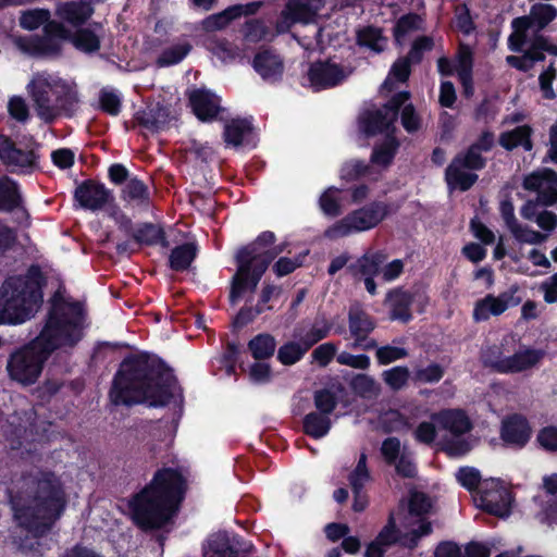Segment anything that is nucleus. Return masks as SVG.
<instances>
[{
	"label": "nucleus",
	"instance_id": "f257e3e1",
	"mask_svg": "<svg viewBox=\"0 0 557 557\" xmlns=\"http://www.w3.org/2000/svg\"><path fill=\"white\" fill-rule=\"evenodd\" d=\"M177 384L173 370L161 358L148 352L132 354L114 373L109 397L115 406L164 407L173 399Z\"/></svg>",
	"mask_w": 557,
	"mask_h": 557
},
{
	"label": "nucleus",
	"instance_id": "f03ea898",
	"mask_svg": "<svg viewBox=\"0 0 557 557\" xmlns=\"http://www.w3.org/2000/svg\"><path fill=\"white\" fill-rule=\"evenodd\" d=\"M188 488L187 478L178 467L163 466L129 502L135 525L143 531L161 530L180 512Z\"/></svg>",
	"mask_w": 557,
	"mask_h": 557
},
{
	"label": "nucleus",
	"instance_id": "7ed1b4c3",
	"mask_svg": "<svg viewBox=\"0 0 557 557\" xmlns=\"http://www.w3.org/2000/svg\"><path fill=\"white\" fill-rule=\"evenodd\" d=\"M67 497L52 471H40L29 483L26 497L12 499L14 518L34 537L47 535L63 516Z\"/></svg>",
	"mask_w": 557,
	"mask_h": 557
},
{
	"label": "nucleus",
	"instance_id": "20e7f679",
	"mask_svg": "<svg viewBox=\"0 0 557 557\" xmlns=\"http://www.w3.org/2000/svg\"><path fill=\"white\" fill-rule=\"evenodd\" d=\"M47 276L39 264L25 274L8 277L0 287V325H17L32 319L44 302Z\"/></svg>",
	"mask_w": 557,
	"mask_h": 557
},
{
	"label": "nucleus",
	"instance_id": "39448f33",
	"mask_svg": "<svg viewBox=\"0 0 557 557\" xmlns=\"http://www.w3.org/2000/svg\"><path fill=\"white\" fill-rule=\"evenodd\" d=\"M84 309L78 301L66 300L55 292L49 300L45 323L35 337L48 354L73 349L84 337Z\"/></svg>",
	"mask_w": 557,
	"mask_h": 557
},
{
	"label": "nucleus",
	"instance_id": "423d86ee",
	"mask_svg": "<svg viewBox=\"0 0 557 557\" xmlns=\"http://www.w3.org/2000/svg\"><path fill=\"white\" fill-rule=\"evenodd\" d=\"M37 115L47 124L59 117L72 119L79 110L81 98L75 83L38 74L27 85Z\"/></svg>",
	"mask_w": 557,
	"mask_h": 557
},
{
	"label": "nucleus",
	"instance_id": "0eeeda50",
	"mask_svg": "<svg viewBox=\"0 0 557 557\" xmlns=\"http://www.w3.org/2000/svg\"><path fill=\"white\" fill-rule=\"evenodd\" d=\"M284 249L285 244L265 248L251 242L237 250V270L231 280L228 295L231 305H236L245 293H253L257 289L269 265Z\"/></svg>",
	"mask_w": 557,
	"mask_h": 557
},
{
	"label": "nucleus",
	"instance_id": "6e6552de",
	"mask_svg": "<svg viewBox=\"0 0 557 557\" xmlns=\"http://www.w3.org/2000/svg\"><path fill=\"white\" fill-rule=\"evenodd\" d=\"M398 207H393L384 201L374 200L370 203L349 212L345 218L335 222L325 231V236L336 239L352 233L366 232L376 227Z\"/></svg>",
	"mask_w": 557,
	"mask_h": 557
},
{
	"label": "nucleus",
	"instance_id": "1a4fd4ad",
	"mask_svg": "<svg viewBox=\"0 0 557 557\" xmlns=\"http://www.w3.org/2000/svg\"><path fill=\"white\" fill-rule=\"evenodd\" d=\"M50 357L34 338L10 354L7 361L8 375L23 386H30L38 381Z\"/></svg>",
	"mask_w": 557,
	"mask_h": 557
},
{
	"label": "nucleus",
	"instance_id": "9d476101",
	"mask_svg": "<svg viewBox=\"0 0 557 557\" xmlns=\"http://www.w3.org/2000/svg\"><path fill=\"white\" fill-rule=\"evenodd\" d=\"M476 506L495 517L505 518L511 512L512 495L499 479H486L474 495Z\"/></svg>",
	"mask_w": 557,
	"mask_h": 557
},
{
	"label": "nucleus",
	"instance_id": "9b49d317",
	"mask_svg": "<svg viewBox=\"0 0 557 557\" xmlns=\"http://www.w3.org/2000/svg\"><path fill=\"white\" fill-rule=\"evenodd\" d=\"M384 250H367L347 265V273L355 283H363L366 290L371 295L377 294L375 277L381 274L382 267L387 261Z\"/></svg>",
	"mask_w": 557,
	"mask_h": 557
},
{
	"label": "nucleus",
	"instance_id": "f8f14e48",
	"mask_svg": "<svg viewBox=\"0 0 557 557\" xmlns=\"http://www.w3.org/2000/svg\"><path fill=\"white\" fill-rule=\"evenodd\" d=\"M557 17V9L549 3H534L530 8L528 15L515 17L511 22L513 33L511 34V42L519 37L520 44L527 41V33L529 29L542 32Z\"/></svg>",
	"mask_w": 557,
	"mask_h": 557
},
{
	"label": "nucleus",
	"instance_id": "ddd939ff",
	"mask_svg": "<svg viewBox=\"0 0 557 557\" xmlns=\"http://www.w3.org/2000/svg\"><path fill=\"white\" fill-rule=\"evenodd\" d=\"M29 149L16 147L13 139L7 135L0 134V160L7 166L18 168L23 173H32L39 169L40 156L37 151L38 144Z\"/></svg>",
	"mask_w": 557,
	"mask_h": 557
},
{
	"label": "nucleus",
	"instance_id": "4468645a",
	"mask_svg": "<svg viewBox=\"0 0 557 557\" xmlns=\"http://www.w3.org/2000/svg\"><path fill=\"white\" fill-rule=\"evenodd\" d=\"M518 290L517 285H511L498 296L487 294L484 298L476 300L473 308V320L475 322L487 321L492 315L498 317L508 308L518 306L521 302V297L516 296Z\"/></svg>",
	"mask_w": 557,
	"mask_h": 557
},
{
	"label": "nucleus",
	"instance_id": "2eb2a0df",
	"mask_svg": "<svg viewBox=\"0 0 557 557\" xmlns=\"http://www.w3.org/2000/svg\"><path fill=\"white\" fill-rule=\"evenodd\" d=\"M74 200L83 209L92 212L103 209L114 200L113 194L103 183L92 178H87L77 184L74 191Z\"/></svg>",
	"mask_w": 557,
	"mask_h": 557
},
{
	"label": "nucleus",
	"instance_id": "dca6fc26",
	"mask_svg": "<svg viewBox=\"0 0 557 557\" xmlns=\"http://www.w3.org/2000/svg\"><path fill=\"white\" fill-rule=\"evenodd\" d=\"M307 77L314 91H320L341 85L346 74L342 65L331 60H318L310 64Z\"/></svg>",
	"mask_w": 557,
	"mask_h": 557
},
{
	"label": "nucleus",
	"instance_id": "f3484780",
	"mask_svg": "<svg viewBox=\"0 0 557 557\" xmlns=\"http://www.w3.org/2000/svg\"><path fill=\"white\" fill-rule=\"evenodd\" d=\"M253 70L264 82L274 84L283 78L285 65L283 58L272 47H262L252 59Z\"/></svg>",
	"mask_w": 557,
	"mask_h": 557
},
{
	"label": "nucleus",
	"instance_id": "a211bd4d",
	"mask_svg": "<svg viewBox=\"0 0 557 557\" xmlns=\"http://www.w3.org/2000/svg\"><path fill=\"white\" fill-rule=\"evenodd\" d=\"M220 101L219 97L205 88H196L188 94L189 107L196 117L201 122H212L216 120L219 113L224 111Z\"/></svg>",
	"mask_w": 557,
	"mask_h": 557
},
{
	"label": "nucleus",
	"instance_id": "6ab92c4d",
	"mask_svg": "<svg viewBox=\"0 0 557 557\" xmlns=\"http://www.w3.org/2000/svg\"><path fill=\"white\" fill-rule=\"evenodd\" d=\"M332 326L333 323L324 317L320 320L317 318L313 323L302 321L295 325L292 337L308 352L315 344L330 335Z\"/></svg>",
	"mask_w": 557,
	"mask_h": 557
},
{
	"label": "nucleus",
	"instance_id": "aec40b11",
	"mask_svg": "<svg viewBox=\"0 0 557 557\" xmlns=\"http://www.w3.org/2000/svg\"><path fill=\"white\" fill-rule=\"evenodd\" d=\"M223 139L226 145L233 147H256V133L251 119L236 117L226 122L223 131Z\"/></svg>",
	"mask_w": 557,
	"mask_h": 557
},
{
	"label": "nucleus",
	"instance_id": "412c9836",
	"mask_svg": "<svg viewBox=\"0 0 557 557\" xmlns=\"http://www.w3.org/2000/svg\"><path fill=\"white\" fill-rule=\"evenodd\" d=\"M531 437V426L522 414L513 413L502 422L500 438L508 445L524 447Z\"/></svg>",
	"mask_w": 557,
	"mask_h": 557
},
{
	"label": "nucleus",
	"instance_id": "4be33fe9",
	"mask_svg": "<svg viewBox=\"0 0 557 557\" xmlns=\"http://www.w3.org/2000/svg\"><path fill=\"white\" fill-rule=\"evenodd\" d=\"M103 0H76L60 4L57 15L73 27L84 26L95 13L94 5Z\"/></svg>",
	"mask_w": 557,
	"mask_h": 557
},
{
	"label": "nucleus",
	"instance_id": "5701e85b",
	"mask_svg": "<svg viewBox=\"0 0 557 557\" xmlns=\"http://www.w3.org/2000/svg\"><path fill=\"white\" fill-rule=\"evenodd\" d=\"M169 120L170 110L161 102L150 103L134 114L136 125L152 134L164 129Z\"/></svg>",
	"mask_w": 557,
	"mask_h": 557
},
{
	"label": "nucleus",
	"instance_id": "b1692460",
	"mask_svg": "<svg viewBox=\"0 0 557 557\" xmlns=\"http://www.w3.org/2000/svg\"><path fill=\"white\" fill-rule=\"evenodd\" d=\"M348 326L350 335L355 339L352 346L358 347L374 331L376 322L360 305H354L348 310Z\"/></svg>",
	"mask_w": 557,
	"mask_h": 557
},
{
	"label": "nucleus",
	"instance_id": "393cba45",
	"mask_svg": "<svg viewBox=\"0 0 557 557\" xmlns=\"http://www.w3.org/2000/svg\"><path fill=\"white\" fill-rule=\"evenodd\" d=\"M546 356V350L527 347L519 349L513 355L506 357L503 374H515L537 367Z\"/></svg>",
	"mask_w": 557,
	"mask_h": 557
},
{
	"label": "nucleus",
	"instance_id": "a878e982",
	"mask_svg": "<svg viewBox=\"0 0 557 557\" xmlns=\"http://www.w3.org/2000/svg\"><path fill=\"white\" fill-rule=\"evenodd\" d=\"M385 304L388 306V319L408 323L412 320L409 289L395 287L387 292Z\"/></svg>",
	"mask_w": 557,
	"mask_h": 557
},
{
	"label": "nucleus",
	"instance_id": "bb28decb",
	"mask_svg": "<svg viewBox=\"0 0 557 557\" xmlns=\"http://www.w3.org/2000/svg\"><path fill=\"white\" fill-rule=\"evenodd\" d=\"M394 121L382 109L367 110L359 117V127L367 137L377 134H394Z\"/></svg>",
	"mask_w": 557,
	"mask_h": 557
},
{
	"label": "nucleus",
	"instance_id": "cd10ccee",
	"mask_svg": "<svg viewBox=\"0 0 557 557\" xmlns=\"http://www.w3.org/2000/svg\"><path fill=\"white\" fill-rule=\"evenodd\" d=\"M435 420L442 429L454 435H462L472 429L471 421L462 409H446L435 414Z\"/></svg>",
	"mask_w": 557,
	"mask_h": 557
},
{
	"label": "nucleus",
	"instance_id": "c85d7f7f",
	"mask_svg": "<svg viewBox=\"0 0 557 557\" xmlns=\"http://www.w3.org/2000/svg\"><path fill=\"white\" fill-rule=\"evenodd\" d=\"M532 134L533 129L530 125H520L511 131L503 132L498 143L507 151H512L519 146L525 151H531L533 149Z\"/></svg>",
	"mask_w": 557,
	"mask_h": 557
},
{
	"label": "nucleus",
	"instance_id": "c756f323",
	"mask_svg": "<svg viewBox=\"0 0 557 557\" xmlns=\"http://www.w3.org/2000/svg\"><path fill=\"white\" fill-rule=\"evenodd\" d=\"M198 256V245L187 242L175 246L169 256V267L175 272L187 271Z\"/></svg>",
	"mask_w": 557,
	"mask_h": 557
},
{
	"label": "nucleus",
	"instance_id": "7c9ffc66",
	"mask_svg": "<svg viewBox=\"0 0 557 557\" xmlns=\"http://www.w3.org/2000/svg\"><path fill=\"white\" fill-rule=\"evenodd\" d=\"M132 236L134 240L139 245H161L162 247L169 246V242L166 239L163 227L151 222H144L138 224Z\"/></svg>",
	"mask_w": 557,
	"mask_h": 557
},
{
	"label": "nucleus",
	"instance_id": "2f4dec72",
	"mask_svg": "<svg viewBox=\"0 0 557 557\" xmlns=\"http://www.w3.org/2000/svg\"><path fill=\"white\" fill-rule=\"evenodd\" d=\"M239 552L225 532L211 535L203 546V557H238Z\"/></svg>",
	"mask_w": 557,
	"mask_h": 557
},
{
	"label": "nucleus",
	"instance_id": "473e14b6",
	"mask_svg": "<svg viewBox=\"0 0 557 557\" xmlns=\"http://www.w3.org/2000/svg\"><path fill=\"white\" fill-rule=\"evenodd\" d=\"M122 198L143 209H148L151 205L149 187L137 176L127 181L122 189Z\"/></svg>",
	"mask_w": 557,
	"mask_h": 557
},
{
	"label": "nucleus",
	"instance_id": "72a5a7b5",
	"mask_svg": "<svg viewBox=\"0 0 557 557\" xmlns=\"http://www.w3.org/2000/svg\"><path fill=\"white\" fill-rule=\"evenodd\" d=\"M302 432L313 440L326 436L332 428L329 416L318 411H311L302 418Z\"/></svg>",
	"mask_w": 557,
	"mask_h": 557
},
{
	"label": "nucleus",
	"instance_id": "f704fd0d",
	"mask_svg": "<svg viewBox=\"0 0 557 557\" xmlns=\"http://www.w3.org/2000/svg\"><path fill=\"white\" fill-rule=\"evenodd\" d=\"M463 168L450 162L445 170V182L450 189L469 190L476 182L478 174L462 171Z\"/></svg>",
	"mask_w": 557,
	"mask_h": 557
},
{
	"label": "nucleus",
	"instance_id": "c9c22d12",
	"mask_svg": "<svg viewBox=\"0 0 557 557\" xmlns=\"http://www.w3.org/2000/svg\"><path fill=\"white\" fill-rule=\"evenodd\" d=\"M22 203L18 184L10 177L0 180V211L12 212L22 207Z\"/></svg>",
	"mask_w": 557,
	"mask_h": 557
},
{
	"label": "nucleus",
	"instance_id": "e433bc0d",
	"mask_svg": "<svg viewBox=\"0 0 557 557\" xmlns=\"http://www.w3.org/2000/svg\"><path fill=\"white\" fill-rule=\"evenodd\" d=\"M69 41L84 53H95L101 47L100 37L89 27H76L75 32H71Z\"/></svg>",
	"mask_w": 557,
	"mask_h": 557
},
{
	"label": "nucleus",
	"instance_id": "4c0bfd02",
	"mask_svg": "<svg viewBox=\"0 0 557 557\" xmlns=\"http://www.w3.org/2000/svg\"><path fill=\"white\" fill-rule=\"evenodd\" d=\"M399 148V141L394 134H386L382 144L376 145L371 153L370 161L373 164L382 165L384 168L392 164L397 150Z\"/></svg>",
	"mask_w": 557,
	"mask_h": 557
},
{
	"label": "nucleus",
	"instance_id": "58836bf2",
	"mask_svg": "<svg viewBox=\"0 0 557 557\" xmlns=\"http://www.w3.org/2000/svg\"><path fill=\"white\" fill-rule=\"evenodd\" d=\"M25 51L33 55H59L62 50L61 42L55 38L45 36H33L27 44L22 47Z\"/></svg>",
	"mask_w": 557,
	"mask_h": 557
},
{
	"label": "nucleus",
	"instance_id": "ea45409f",
	"mask_svg": "<svg viewBox=\"0 0 557 557\" xmlns=\"http://www.w3.org/2000/svg\"><path fill=\"white\" fill-rule=\"evenodd\" d=\"M247 346L253 359L265 360L274 355L276 341L270 333H260L253 336Z\"/></svg>",
	"mask_w": 557,
	"mask_h": 557
},
{
	"label": "nucleus",
	"instance_id": "a19ab883",
	"mask_svg": "<svg viewBox=\"0 0 557 557\" xmlns=\"http://www.w3.org/2000/svg\"><path fill=\"white\" fill-rule=\"evenodd\" d=\"M206 48L223 61L234 60L237 57L236 48L226 38L208 35L205 39Z\"/></svg>",
	"mask_w": 557,
	"mask_h": 557
},
{
	"label": "nucleus",
	"instance_id": "79ce46f5",
	"mask_svg": "<svg viewBox=\"0 0 557 557\" xmlns=\"http://www.w3.org/2000/svg\"><path fill=\"white\" fill-rule=\"evenodd\" d=\"M357 42L361 47H367L374 52H382L386 38L383 36L382 29L374 26H367L357 33Z\"/></svg>",
	"mask_w": 557,
	"mask_h": 557
},
{
	"label": "nucleus",
	"instance_id": "37998d69",
	"mask_svg": "<svg viewBox=\"0 0 557 557\" xmlns=\"http://www.w3.org/2000/svg\"><path fill=\"white\" fill-rule=\"evenodd\" d=\"M458 78H469V74L473 73L474 53L472 48L465 42H459L454 58Z\"/></svg>",
	"mask_w": 557,
	"mask_h": 557
},
{
	"label": "nucleus",
	"instance_id": "c03bdc74",
	"mask_svg": "<svg viewBox=\"0 0 557 557\" xmlns=\"http://www.w3.org/2000/svg\"><path fill=\"white\" fill-rule=\"evenodd\" d=\"M451 162L469 171H481L486 166L487 160L481 152L469 146L466 150L458 152Z\"/></svg>",
	"mask_w": 557,
	"mask_h": 557
},
{
	"label": "nucleus",
	"instance_id": "a18cd8bd",
	"mask_svg": "<svg viewBox=\"0 0 557 557\" xmlns=\"http://www.w3.org/2000/svg\"><path fill=\"white\" fill-rule=\"evenodd\" d=\"M191 48V45L187 41L165 48L157 58L156 64L159 67L175 65L185 59Z\"/></svg>",
	"mask_w": 557,
	"mask_h": 557
},
{
	"label": "nucleus",
	"instance_id": "49530a36",
	"mask_svg": "<svg viewBox=\"0 0 557 557\" xmlns=\"http://www.w3.org/2000/svg\"><path fill=\"white\" fill-rule=\"evenodd\" d=\"M457 482L474 495L480 491L483 481L480 471L473 467H460L456 473Z\"/></svg>",
	"mask_w": 557,
	"mask_h": 557
},
{
	"label": "nucleus",
	"instance_id": "de8ad7c7",
	"mask_svg": "<svg viewBox=\"0 0 557 557\" xmlns=\"http://www.w3.org/2000/svg\"><path fill=\"white\" fill-rule=\"evenodd\" d=\"M306 354L305 348L293 338L278 348L276 358L283 366H293L300 361Z\"/></svg>",
	"mask_w": 557,
	"mask_h": 557
},
{
	"label": "nucleus",
	"instance_id": "09e8293b",
	"mask_svg": "<svg viewBox=\"0 0 557 557\" xmlns=\"http://www.w3.org/2000/svg\"><path fill=\"white\" fill-rule=\"evenodd\" d=\"M51 17L50 11L44 8L25 10L20 16V26L26 30L39 28Z\"/></svg>",
	"mask_w": 557,
	"mask_h": 557
},
{
	"label": "nucleus",
	"instance_id": "8fccbe9b",
	"mask_svg": "<svg viewBox=\"0 0 557 557\" xmlns=\"http://www.w3.org/2000/svg\"><path fill=\"white\" fill-rule=\"evenodd\" d=\"M445 374V368L436 362H431L424 368H418L413 371L412 380L421 384L438 383Z\"/></svg>",
	"mask_w": 557,
	"mask_h": 557
},
{
	"label": "nucleus",
	"instance_id": "3c124183",
	"mask_svg": "<svg viewBox=\"0 0 557 557\" xmlns=\"http://www.w3.org/2000/svg\"><path fill=\"white\" fill-rule=\"evenodd\" d=\"M313 403L315 411L330 417L338 405V398L331 389L321 388L313 393Z\"/></svg>",
	"mask_w": 557,
	"mask_h": 557
},
{
	"label": "nucleus",
	"instance_id": "603ef678",
	"mask_svg": "<svg viewBox=\"0 0 557 557\" xmlns=\"http://www.w3.org/2000/svg\"><path fill=\"white\" fill-rule=\"evenodd\" d=\"M481 361L484 367L490 368L496 373L503 374V369L505 368L506 363V357H504L503 349L500 346L491 345L482 350Z\"/></svg>",
	"mask_w": 557,
	"mask_h": 557
},
{
	"label": "nucleus",
	"instance_id": "864d4df0",
	"mask_svg": "<svg viewBox=\"0 0 557 557\" xmlns=\"http://www.w3.org/2000/svg\"><path fill=\"white\" fill-rule=\"evenodd\" d=\"M309 250L298 253L295 258L281 257L273 264L272 270L276 276L283 277L293 273L298 268L302 267L308 256Z\"/></svg>",
	"mask_w": 557,
	"mask_h": 557
},
{
	"label": "nucleus",
	"instance_id": "5fc2aeb1",
	"mask_svg": "<svg viewBox=\"0 0 557 557\" xmlns=\"http://www.w3.org/2000/svg\"><path fill=\"white\" fill-rule=\"evenodd\" d=\"M370 172V166L362 160H350L341 168V178L346 182H354Z\"/></svg>",
	"mask_w": 557,
	"mask_h": 557
},
{
	"label": "nucleus",
	"instance_id": "6e6d98bb",
	"mask_svg": "<svg viewBox=\"0 0 557 557\" xmlns=\"http://www.w3.org/2000/svg\"><path fill=\"white\" fill-rule=\"evenodd\" d=\"M99 109L111 116H117L122 110L121 98L114 91L101 89L99 92Z\"/></svg>",
	"mask_w": 557,
	"mask_h": 557
},
{
	"label": "nucleus",
	"instance_id": "4d7b16f0",
	"mask_svg": "<svg viewBox=\"0 0 557 557\" xmlns=\"http://www.w3.org/2000/svg\"><path fill=\"white\" fill-rule=\"evenodd\" d=\"M367 459V454L361 453L355 469L349 473L348 481L351 487L363 488L364 483L371 479Z\"/></svg>",
	"mask_w": 557,
	"mask_h": 557
},
{
	"label": "nucleus",
	"instance_id": "13d9d810",
	"mask_svg": "<svg viewBox=\"0 0 557 557\" xmlns=\"http://www.w3.org/2000/svg\"><path fill=\"white\" fill-rule=\"evenodd\" d=\"M410 373L407 367H394L383 372L384 382L394 391L403 388L408 380Z\"/></svg>",
	"mask_w": 557,
	"mask_h": 557
},
{
	"label": "nucleus",
	"instance_id": "bf43d9fd",
	"mask_svg": "<svg viewBox=\"0 0 557 557\" xmlns=\"http://www.w3.org/2000/svg\"><path fill=\"white\" fill-rule=\"evenodd\" d=\"M432 503L430 497L423 492L411 493L408 502V511L411 516L422 517L430 512Z\"/></svg>",
	"mask_w": 557,
	"mask_h": 557
},
{
	"label": "nucleus",
	"instance_id": "052dcab7",
	"mask_svg": "<svg viewBox=\"0 0 557 557\" xmlns=\"http://www.w3.org/2000/svg\"><path fill=\"white\" fill-rule=\"evenodd\" d=\"M433 39L429 36H420L413 40L405 59H409L410 64H419L423 59L424 51L433 48Z\"/></svg>",
	"mask_w": 557,
	"mask_h": 557
},
{
	"label": "nucleus",
	"instance_id": "680f3d73",
	"mask_svg": "<svg viewBox=\"0 0 557 557\" xmlns=\"http://www.w3.org/2000/svg\"><path fill=\"white\" fill-rule=\"evenodd\" d=\"M339 189L336 187H329L319 199V205L321 210L329 216H338L342 213L341 203L338 199L334 196L335 193H338Z\"/></svg>",
	"mask_w": 557,
	"mask_h": 557
},
{
	"label": "nucleus",
	"instance_id": "e2e57ef3",
	"mask_svg": "<svg viewBox=\"0 0 557 557\" xmlns=\"http://www.w3.org/2000/svg\"><path fill=\"white\" fill-rule=\"evenodd\" d=\"M374 540L385 548L396 544L399 541V530L396 525L393 513L389 515L387 523L383 527Z\"/></svg>",
	"mask_w": 557,
	"mask_h": 557
},
{
	"label": "nucleus",
	"instance_id": "0e129e2a",
	"mask_svg": "<svg viewBox=\"0 0 557 557\" xmlns=\"http://www.w3.org/2000/svg\"><path fill=\"white\" fill-rule=\"evenodd\" d=\"M510 232L521 244L539 245L547 238V235L521 224H517Z\"/></svg>",
	"mask_w": 557,
	"mask_h": 557
},
{
	"label": "nucleus",
	"instance_id": "69168bd1",
	"mask_svg": "<svg viewBox=\"0 0 557 557\" xmlns=\"http://www.w3.org/2000/svg\"><path fill=\"white\" fill-rule=\"evenodd\" d=\"M556 77L557 70L555 67V62L553 61L539 76L540 87L545 99L553 100L556 98V94L553 88V83Z\"/></svg>",
	"mask_w": 557,
	"mask_h": 557
},
{
	"label": "nucleus",
	"instance_id": "338daca9",
	"mask_svg": "<svg viewBox=\"0 0 557 557\" xmlns=\"http://www.w3.org/2000/svg\"><path fill=\"white\" fill-rule=\"evenodd\" d=\"M400 122L405 131L413 134L421 128V117L412 103L405 106L400 113Z\"/></svg>",
	"mask_w": 557,
	"mask_h": 557
},
{
	"label": "nucleus",
	"instance_id": "774afa93",
	"mask_svg": "<svg viewBox=\"0 0 557 557\" xmlns=\"http://www.w3.org/2000/svg\"><path fill=\"white\" fill-rule=\"evenodd\" d=\"M408 356L407 349L403 347H395L385 345L376 349V359L380 364H389L396 360L406 358Z\"/></svg>",
	"mask_w": 557,
	"mask_h": 557
}]
</instances>
